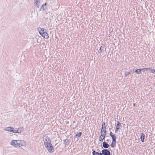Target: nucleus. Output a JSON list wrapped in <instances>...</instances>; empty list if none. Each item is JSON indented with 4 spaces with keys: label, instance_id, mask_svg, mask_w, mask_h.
I'll list each match as a JSON object with an SVG mask.
<instances>
[{
    "label": "nucleus",
    "instance_id": "f257e3e1",
    "mask_svg": "<svg viewBox=\"0 0 155 155\" xmlns=\"http://www.w3.org/2000/svg\"><path fill=\"white\" fill-rule=\"evenodd\" d=\"M51 142L50 139H48V142H45L44 144L48 151L50 153H52L54 151V148Z\"/></svg>",
    "mask_w": 155,
    "mask_h": 155
},
{
    "label": "nucleus",
    "instance_id": "f03ea898",
    "mask_svg": "<svg viewBox=\"0 0 155 155\" xmlns=\"http://www.w3.org/2000/svg\"><path fill=\"white\" fill-rule=\"evenodd\" d=\"M110 136L111 137L112 139V142L111 144V147L114 148L116 145V137L111 132H110L109 134Z\"/></svg>",
    "mask_w": 155,
    "mask_h": 155
},
{
    "label": "nucleus",
    "instance_id": "7ed1b4c3",
    "mask_svg": "<svg viewBox=\"0 0 155 155\" xmlns=\"http://www.w3.org/2000/svg\"><path fill=\"white\" fill-rule=\"evenodd\" d=\"M101 155H110V152L107 149H104L101 150Z\"/></svg>",
    "mask_w": 155,
    "mask_h": 155
},
{
    "label": "nucleus",
    "instance_id": "20e7f679",
    "mask_svg": "<svg viewBox=\"0 0 155 155\" xmlns=\"http://www.w3.org/2000/svg\"><path fill=\"white\" fill-rule=\"evenodd\" d=\"M38 31H39V33L41 35L43 33H45V31H46V30L44 28H38Z\"/></svg>",
    "mask_w": 155,
    "mask_h": 155
},
{
    "label": "nucleus",
    "instance_id": "39448f33",
    "mask_svg": "<svg viewBox=\"0 0 155 155\" xmlns=\"http://www.w3.org/2000/svg\"><path fill=\"white\" fill-rule=\"evenodd\" d=\"M19 142L20 140H12V141L11 142V145L14 146L15 147L17 142L19 143Z\"/></svg>",
    "mask_w": 155,
    "mask_h": 155
},
{
    "label": "nucleus",
    "instance_id": "423d86ee",
    "mask_svg": "<svg viewBox=\"0 0 155 155\" xmlns=\"http://www.w3.org/2000/svg\"><path fill=\"white\" fill-rule=\"evenodd\" d=\"M102 146L103 147L105 148V149H107L109 147V145L105 141L103 142Z\"/></svg>",
    "mask_w": 155,
    "mask_h": 155
},
{
    "label": "nucleus",
    "instance_id": "0eeeda50",
    "mask_svg": "<svg viewBox=\"0 0 155 155\" xmlns=\"http://www.w3.org/2000/svg\"><path fill=\"white\" fill-rule=\"evenodd\" d=\"M41 36L44 38L46 39H47L49 38L48 35L46 32V31L45 32V33H43V34L41 35Z\"/></svg>",
    "mask_w": 155,
    "mask_h": 155
},
{
    "label": "nucleus",
    "instance_id": "6e6552de",
    "mask_svg": "<svg viewBox=\"0 0 155 155\" xmlns=\"http://www.w3.org/2000/svg\"><path fill=\"white\" fill-rule=\"evenodd\" d=\"M144 138L145 134L143 133H142L141 134V136L140 137V139L142 142H144Z\"/></svg>",
    "mask_w": 155,
    "mask_h": 155
},
{
    "label": "nucleus",
    "instance_id": "1a4fd4ad",
    "mask_svg": "<svg viewBox=\"0 0 155 155\" xmlns=\"http://www.w3.org/2000/svg\"><path fill=\"white\" fill-rule=\"evenodd\" d=\"M13 129V128L12 127H6L5 130L8 131L12 132Z\"/></svg>",
    "mask_w": 155,
    "mask_h": 155
},
{
    "label": "nucleus",
    "instance_id": "9d476101",
    "mask_svg": "<svg viewBox=\"0 0 155 155\" xmlns=\"http://www.w3.org/2000/svg\"><path fill=\"white\" fill-rule=\"evenodd\" d=\"M104 46H101L99 50L98 51V52L101 53L102 52L103 50L104 51Z\"/></svg>",
    "mask_w": 155,
    "mask_h": 155
},
{
    "label": "nucleus",
    "instance_id": "9b49d317",
    "mask_svg": "<svg viewBox=\"0 0 155 155\" xmlns=\"http://www.w3.org/2000/svg\"><path fill=\"white\" fill-rule=\"evenodd\" d=\"M47 5V3H45V4H44L42 5L41 7L40 8V10L41 11H44L45 10V8H44V6H46Z\"/></svg>",
    "mask_w": 155,
    "mask_h": 155
},
{
    "label": "nucleus",
    "instance_id": "f8f14e48",
    "mask_svg": "<svg viewBox=\"0 0 155 155\" xmlns=\"http://www.w3.org/2000/svg\"><path fill=\"white\" fill-rule=\"evenodd\" d=\"M21 141L20 140V142L19 143L17 142V143L16 144V145L15 147H21V146H22V144L21 143Z\"/></svg>",
    "mask_w": 155,
    "mask_h": 155
},
{
    "label": "nucleus",
    "instance_id": "ddd939ff",
    "mask_svg": "<svg viewBox=\"0 0 155 155\" xmlns=\"http://www.w3.org/2000/svg\"><path fill=\"white\" fill-rule=\"evenodd\" d=\"M141 69H138L136 70L134 72H135L136 74H140L141 73Z\"/></svg>",
    "mask_w": 155,
    "mask_h": 155
},
{
    "label": "nucleus",
    "instance_id": "4468645a",
    "mask_svg": "<svg viewBox=\"0 0 155 155\" xmlns=\"http://www.w3.org/2000/svg\"><path fill=\"white\" fill-rule=\"evenodd\" d=\"M121 123L119 121H118L117 122V124L116 126V128L117 129L118 128V129H120V126H121L120 125Z\"/></svg>",
    "mask_w": 155,
    "mask_h": 155
},
{
    "label": "nucleus",
    "instance_id": "2eb2a0df",
    "mask_svg": "<svg viewBox=\"0 0 155 155\" xmlns=\"http://www.w3.org/2000/svg\"><path fill=\"white\" fill-rule=\"evenodd\" d=\"M64 144L65 145H67L68 143H69V140L67 139H66L64 140H63Z\"/></svg>",
    "mask_w": 155,
    "mask_h": 155
},
{
    "label": "nucleus",
    "instance_id": "dca6fc26",
    "mask_svg": "<svg viewBox=\"0 0 155 155\" xmlns=\"http://www.w3.org/2000/svg\"><path fill=\"white\" fill-rule=\"evenodd\" d=\"M12 132L14 133H20L21 131L20 132L18 131V130H15L13 129L12 130Z\"/></svg>",
    "mask_w": 155,
    "mask_h": 155
},
{
    "label": "nucleus",
    "instance_id": "f3484780",
    "mask_svg": "<svg viewBox=\"0 0 155 155\" xmlns=\"http://www.w3.org/2000/svg\"><path fill=\"white\" fill-rule=\"evenodd\" d=\"M43 139H44L46 141L45 142H47L48 141V139H49L48 136H44L43 137Z\"/></svg>",
    "mask_w": 155,
    "mask_h": 155
},
{
    "label": "nucleus",
    "instance_id": "a211bd4d",
    "mask_svg": "<svg viewBox=\"0 0 155 155\" xmlns=\"http://www.w3.org/2000/svg\"><path fill=\"white\" fill-rule=\"evenodd\" d=\"M106 130H105L104 131V133H101V136L103 137H104L105 138V136L106 135Z\"/></svg>",
    "mask_w": 155,
    "mask_h": 155
},
{
    "label": "nucleus",
    "instance_id": "6ab92c4d",
    "mask_svg": "<svg viewBox=\"0 0 155 155\" xmlns=\"http://www.w3.org/2000/svg\"><path fill=\"white\" fill-rule=\"evenodd\" d=\"M81 134H82L81 132H79L78 133H77L76 134V136L78 137H79L80 136H81Z\"/></svg>",
    "mask_w": 155,
    "mask_h": 155
},
{
    "label": "nucleus",
    "instance_id": "aec40b11",
    "mask_svg": "<svg viewBox=\"0 0 155 155\" xmlns=\"http://www.w3.org/2000/svg\"><path fill=\"white\" fill-rule=\"evenodd\" d=\"M102 128L104 129V130H105L106 126H105V123L104 122H103L102 123Z\"/></svg>",
    "mask_w": 155,
    "mask_h": 155
},
{
    "label": "nucleus",
    "instance_id": "412c9836",
    "mask_svg": "<svg viewBox=\"0 0 155 155\" xmlns=\"http://www.w3.org/2000/svg\"><path fill=\"white\" fill-rule=\"evenodd\" d=\"M105 138V137H103L101 136H100V137L99 138V140L100 141H102Z\"/></svg>",
    "mask_w": 155,
    "mask_h": 155
},
{
    "label": "nucleus",
    "instance_id": "4be33fe9",
    "mask_svg": "<svg viewBox=\"0 0 155 155\" xmlns=\"http://www.w3.org/2000/svg\"><path fill=\"white\" fill-rule=\"evenodd\" d=\"M131 72L128 71L127 73H125L124 76L125 77H127L128 76L129 74H130Z\"/></svg>",
    "mask_w": 155,
    "mask_h": 155
},
{
    "label": "nucleus",
    "instance_id": "5701e85b",
    "mask_svg": "<svg viewBox=\"0 0 155 155\" xmlns=\"http://www.w3.org/2000/svg\"><path fill=\"white\" fill-rule=\"evenodd\" d=\"M150 71H151L152 73H154L155 72V70L154 69L150 68Z\"/></svg>",
    "mask_w": 155,
    "mask_h": 155
},
{
    "label": "nucleus",
    "instance_id": "b1692460",
    "mask_svg": "<svg viewBox=\"0 0 155 155\" xmlns=\"http://www.w3.org/2000/svg\"><path fill=\"white\" fill-rule=\"evenodd\" d=\"M35 2V4L36 5H37V7L38 8V6L40 5V2Z\"/></svg>",
    "mask_w": 155,
    "mask_h": 155
},
{
    "label": "nucleus",
    "instance_id": "393cba45",
    "mask_svg": "<svg viewBox=\"0 0 155 155\" xmlns=\"http://www.w3.org/2000/svg\"><path fill=\"white\" fill-rule=\"evenodd\" d=\"M145 69H146V68H143L141 69V71H143L144 72L145 71H146V70H145Z\"/></svg>",
    "mask_w": 155,
    "mask_h": 155
},
{
    "label": "nucleus",
    "instance_id": "a878e982",
    "mask_svg": "<svg viewBox=\"0 0 155 155\" xmlns=\"http://www.w3.org/2000/svg\"><path fill=\"white\" fill-rule=\"evenodd\" d=\"M104 129L102 128V129H101V133H103V131L104 132Z\"/></svg>",
    "mask_w": 155,
    "mask_h": 155
},
{
    "label": "nucleus",
    "instance_id": "bb28decb",
    "mask_svg": "<svg viewBox=\"0 0 155 155\" xmlns=\"http://www.w3.org/2000/svg\"><path fill=\"white\" fill-rule=\"evenodd\" d=\"M119 129H118V128H117H117H116V130H115V132L116 133H117L118 132V130H119Z\"/></svg>",
    "mask_w": 155,
    "mask_h": 155
},
{
    "label": "nucleus",
    "instance_id": "cd10ccee",
    "mask_svg": "<svg viewBox=\"0 0 155 155\" xmlns=\"http://www.w3.org/2000/svg\"><path fill=\"white\" fill-rule=\"evenodd\" d=\"M150 68H146V69H145L146 70V71H148V70L150 71Z\"/></svg>",
    "mask_w": 155,
    "mask_h": 155
},
{
    "label": "nucleus",
    "instance_id": "c85d7f7f",
    "mask_svg": "<svg viewBox=\"0 0 155 155\" xmlns=\"http://www.w3.org/2000/svg\"><path fill=\"white\" fill-rule=\"evenodd\" d=\"M40 0H35V2H40Z\"/></svg>",
    "mask_w": 155,
    "mask_h": 155
},
{
    "label": "nucleus",
    "instance_id": "c756f323",
    "mask_svg": "<svg viewBox=\"0 0 155 155\" xmlns=\"http://www.w3.org/2000/svg\"><path fill=\"white\" fill-rule=\"evenodd\" d=\"M107 140V142H109L110 141V139H107V140Z\"/></svg>",
    "mask_w": 155,
    "mask_h": 155
},
{
    "label": "nucleus",
    "instance_id": "7c9ffc66",
    "mask_svg": "<svg viewBox=\"0 0 155 155\" xmlns=\"http://www.w3.org/2000/svg\"><path fill=\"white\" fill-rule=\"evenodd\" d=\"M135 104H133L134 106H135Z\"/></svg>",
    "mask_w": 155,
    "mask_h": 155
}]
</instances>
